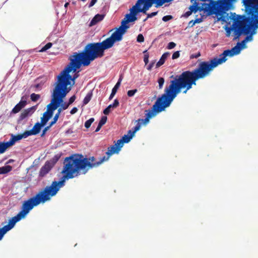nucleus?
Wrapping results in <instances>:
<instances>
[{
  "label": "nucleus",
  "mask_w": 258,
  "mask_h": 258,
  "mask_svg": "<svg viewBox=\"0 0 258 258\" xmlns=\"http://www.w3.org/2000/svg\"><path fill=\"white\" fill-rule=\"evenodd\" d=\"M201 55L200 52H198V53L196 54H192L190 55V58H198Z\"/></svg>",
  "instance_id": "50"
},
{
  "label": "nucleus",
  "mask_w": 258,
  "mask_h": 258,
  "mask_svg": "<svg viewBox=\"0 0 258 258\" xmlns=\"http://www.w3.org/2000/svg\"><path fill=\"white\" fill-rule=\"evenodd\" d=\"M173 17L171 15H167L165 16L162 18V20L164 22H167L171 19H172Z\"/></svg>",
  "instance_id": "39"
},
{
  "label": "nucleus",
  "mask_w": 258,
  "mask_h": 258,
  "mask_svg": "<svg viewBox=\"0 0 258 258\" xmlns=\"http://www.w3.org/2000/svg\"><path fill=\"white\" fill-rule=\"evenodd\" d=\"M242 19L241 15H238L237 18L233 20V23L231 26L225 28L226 35L229 37L231 31H233L234 39H237L242 34V33H247L245 31L244 23L242 22Z\"/></svg>",
  "instance_id": "11"
},
{
  "label": "nucleus",
  "mask_w": 258,
  "mask_h": 258,
  "mask_svg": "<svg viewBox=\"0 0 258 258\" xmlns=\"http://www.w3.org/2000/svg\"><path fill=\"white\" fill-rule=\"evenodd\" d=\"M23 139L22 134L17 135L16 136H12L10 140L6 142H2V145L4 147L5 151H6L9 147L14 145L16 142L19 141Z\"/></svg>",
  "instance_id": "14"
},
{
  "label": "nucleus",
  "mask_w": 258,
  "mask_h": 258,
  "mask_svg": "<svg viewBox=\"0 0 258 258\" xmlns=\"http://www.w3.org/2000/svg\"><path fill=\"white\" fill-rule=\"evenodd\" d=\"M60 156L56 155L54 156V157L52 159V161L53 162V164L55 163L59 159Z\"/></svg>",
  "instance_id": "47"
},
{
  "label": "nucleus",
  "mask_w": 258,
  "mask_h": 258,
  "mask_svg": "<svg viewBox=\"0 0 258 258\" xmlns=\"http://www.w3.org/2000/svg\"><path fill=\"white\" fill-rule=\"evenodd\" d=\"M116 42H119L112 33L110 37L101 42H94L87 44L83 51L80 53H74L75 58L72 64L76 68L89 66L91 62L97 58H100L104 55V51L112 47Z\"/></svg>",
  "instance_id": "3"
},
{
  "label": "nucleus",
  "mask_w": 258,
  "mask_h": 258,
  "mask_svg": "<svg viewBox=\"0 0 258 258\" xmlns=\"http://www.w3.org/2000/svg\"><path fill=\"white\" fill-rule=\"evenodd\" d=\"M82 1H85L86 0H82Z\"/></svg>",
  "instance_id": "56"
},
{
  "label": "nucleus",
  "mask_w": 258,
  "mask_h": 258,
  "mask_svg": "<svg viewBox=\"0 0 258 258\" xmlns=\"http://www.w3.org/2000/svg\"><path fill=\"white\" fill-rule=\"evenodd\" d=\"M76 96L75 95H73L69 99V102H68V104L69 105L72 104L75 100L76 99Z\"/></svg>",
  "instance_id": "46"
},
{
  "label": "nucleus",
  "mask_w": 258,
  "mask_h": 258,
  "mask_svg": "<svg viewBox=\"0 0 258 258\" xmlns=\"http://www.w3.org/2000/svg\"><path fill=\"white\" fill-rule=\"evenodd\" d=\"M119 105V101L117 99H115L114 102L112 104L108 105L104 110L103 113L104 114H108L110 112V109L112 108H116Z\"/></svg>",
  "instance_id": "21"
},
{
  "label": "nucleus",
  "mask_w": 258,
  "mask_h": 258,
  "mask_svg": "<svg viewBox=\"0 0 258 258\" xmlns=\"http://www.w3.org/2000/svg\"><path fill=\"white\" fill-rule=\"evenodd\" d=\"M35 110V106H32L30 108L24 110L21 113L19 118L20 120H23L29 115L33 114Z\"/></svg>",
  "instance_id": "19"
},
{
  "label": "nucleus",
  "mask_w": 258,
  "mask_h": 258,
  "mask_svg": "<svg viewBox=\"0 0 258 258\" xmlns=\"http://www.w3.org/2000/svg\"><path fill=\"white\" fill-rule=\"evenodd\" d=\"M26 99L27 97L25 96L22 97L21 101L13 108L11 113L14 114L17 113L24 108L27 104Z\"/></svg>",
  "instance_id": "16"
},
{
  "label": "nucleus",
  "mask_w": 258,
  "mask_h": 258,
  "mask_svg": "<svg viewBox=\"0 0 258 258\" xmlns=\"http://www.w3.org/2000/svg\"><path fill=\"white\" fill-rule=\"evenodd\" d=\"M172 101L164 93L163 94L157 99L151 109L145 111V118L139 119L137 120L138 122L137 125H139L140 128L141 124L146 125L149 123L150 119L154 117L157 113L165 110V108L169 107Z\"/></svg>",
  "instance_id": "8"
},
{
  "label": "nucleus",
  "mask_w": 258,
  "mask_h": 258,
  "mask_svg": "<svg viewBox=\"0 0 258 258\" xmlns=\"http://www.w3.org/2000/svg\"><path fill=\"white\" fill-rule=\"evenodd\" d=\"M256 33V30L254 29H250L248 33H242V34L244 35H246L247 36L244 38V40L247 42L248 41H251L252 39V36Z\"/></svg>",
  "instance_id": "22"
},
{
  "label": "nucleus",
  "mask_w": 258,
  "mask_h": 258,
  "mask_svg": "<svg viewBox=\"0 0 258 258\" xmlns=\"http://www.w3.org/2000/svg\"><path fill=\"white\" fill-rule=\"evenodd\" d=\"M16 223L11 218L9 220L8 224L2 228H0V240L4 235L9 230L12 229L15 225Z\"/></svg>",
  "instance_id": "15"
},
{
  "label": "nucleus",
  "mask_w": 258,
  "mask_h": 258,
  "mask_svg": "<svg viewBox=\"0 0 258 258\" xmlns=\"http://www.w3.org/2000/svg\"><path fill=\"white\" fill-rule=\"evenodd\" d=\"M39 87V84H37V85H35V87L37 88H38Z\"/></svg>",
  "instance_id": "54"
},
{
  "label": "nucleus",
  "mask_w": 258,
  "mask_h": 258,
  "mask_svg": "<svg viewBox=\"0 0 258 258\" xmlns=\"http://www.w3.org/2000/svg\"><path fill=\"white\" fill-rule=\"evenodd\" d=\"M198 80L199 79L194 70L184 71L170 81V85L164 90V94L172 102L182 89H185L183 93L186 94L193 85H196V81Z\"/></svg>",
  "instance_id": "4"
},
{
  "label": "nucleus",
  "mask_w": 258,
  "mask_h": 258,
  "mask_svg": "<svg viewBox=\"0 0 258 258\" xmlns=\"http://www.w3.org/2000/svg\"><path fill=\"white\" fill-rule=\"evenodd\" d=\"M170 53L169 52H165L161 56L159 60L157 62L156 67L157 68L160 67L163 64L165 61V60L169 56Z\"/></svg>",
  "instance_id": "24"
},
{
  "label": "nucleus",
  "mask_w": 258,
  "mask_h": 258,
  "mask_svg": "<svg viewBox=\"0 0 258 258\" xmlns=\"http://www.w3.org/2000/svg\"><path fill=\"white\" fill-rule=\"evenodd\" d=\"M241 18L246 33H248L250 28L258 29V0L248 1L245 9V14L241 15Z\"/></svg>",
  "instance_id": "7"
},
{
  "label": "nucleus",
  "mask_w": 258,
  "mask_h": 258,
  "mask_svg": "<svg viewBox=\"0 0 258 258\" xmlns=\"http://www.w3.org/2000/svg\"><path fill=\"white\" fill-rule=\"evenodd\" d=\"M105 17L103 14H97L92 19L90 23V26H92L96 25L99 22L102 21Z\"/></svg>",
  "instance_id": "20"
},
{
  "label": "nucleus",
  "mask_w": 258,
  "mask_h": 258,
  "mask_svg": "<svg viewBox=\"0 0 258 258\" xmlns=\"http://www.w3.org/2000/svg\"><path fill=\"white\" fill-rule=\"evenodd\" d=\"M40 98V95L35 93H32L30 95L31 100L33 102L37 101Z\"/></svg>",
  "instance_id": "30"
},
{
  "label": "nucleus",
  "mask_w": 258,
  "mask_h": 258,
  "mask_svg": "<svg viewBox=\"0 0 258 258\" xmlns=\"http://www.w3.org/2000/svg\"><path fill=\"white\" fill-rule=\"evenodd\" d=\"M52 45V43L48 42L40 50L39 52H44L49 49Z\"/></svg>",
  "instance_id": "31"
},
{
  "label": "nucleus",
  "mask_w": 258,
  "mask_h": 258,
  "mask_svg": "<svg viewBox=\"0 0 258 258\" xmlns=\"http://www.w3.org/2000/svg\"><path fill=\"white\" fill-rule=\"evenodd\" d=\"M92 96V92L88 93L86 95V96H85V97L84 98V99L83 100V105H86L87 104H88L89 102V101L91 100Z\"/></svg>",
  "instance_id": "28"
},
{
  "label": "nucleus",
  "mask_w": 258,
  "mask_h": 258,
  "mask_svg": "<svg viewBox=\"0 0 258 258\" xmlns=\"http://www.w3.org/2000/svg\"><path fill=\"white\" fill-rule=\"evenodd\" d=\"M5 152V149L2 145V142H0V154H3Z\"/></svg>",
  "instance_id": "48"
},
{
  "label": "nucleus",
  "mask_w": 258,
  "mask_h": 258,
  "mask_svg": "<svg viewBox=\"0 0 258 258\" xmlns=\"http://www.w3.org/2000/svg\"><path fill=\"white\" fill-rule=\"evenodd\" d=\"M165 80L162 77H160L158 80V89H161L163 88L164 83Z\"/></svg>",
  "instance_id": "33"
},
{
  "label": "nucleus",
  "mask_w": 258,
  "mask_h": 258,
  "mask_svg": "<svg viewBox=\"0 0 258 258\" xmlns=\"http://www.w3.org/2000/svg\"><path fill=\"white\" fill-rule=\"evenodd\" d=\"M190 2L192 5L189 7V10L183 15L184 17L187 18L191 15L192 13H196L198 11L208 12L211 8L210 4L200 3L195 0H190Z\"/></svg>",
  "instance_id": "13"
},
{
  "label": "nucleus",
  "mask_w": 258,
  "mask_h": 258,
  "mask_svg": "<svg viewBox=\"0 0 258 258\" xmlns=\"http://www.w3.org/2000/svg\"><path fill=\"white\" fill-rule=\"evenodd\" d=\"M121 81V79L120 78L118 79L117 83L115 84V85L114 86V87L112 89L111 94L110 95V96L109 97V100H111L113 98L114 95H115L118 88L119 87V86L120 85Z\"/></svg>",
  "instance_id": "23"
},
{
  "label": "nucleus",
  "mask_w": 258,
  "mask_h": 258,
  "mask_svg": "<svg viewBox=\"0 0 258 258\" xmlns=\"http://www.w3.org/2000/svg\"><path fill=\"white\" fill-rule=\"evenodd\" d=\"M137 41L139 43H142L144 41V37L142 34H140L138 35L137 38Z\"/></svg>",
  "instance_id": "37"
},
{
  "label": "nucleus",
  "mask_w": 258,
  "mask_h": 258,
  "mask_svg": "<svg viewBox=\"0 0 258 258\" xmlns=\"http://www.w3.org/2000/svg\"><path fill=\"white\" fill-rule=\"evenodd\" d=\"M68 5H69V3L67 2L64 4V7L66 8L68 7Z\"/></svg>",
  "instance_id": "53"
},
{
  "label": "nucleus",
  "mask_w": 258,
  "mask_h": 258,
  "mask_svg": "<svg viewBox=\"0 0 258 258\" xmlns=\"http://www.w3.org/2000/svg\"><path fill=\"white\" fill-rule=\"evenodd\" d=\"M132 14L130 12V14L125 15V18L121 21V25L118 28H115L109 31V32H110L114 30L112 34L119 41L122 40L123 35L126 32L127 29L129 28L130 26L127 24L129 22H132V21L130 20L132 19Z\"/></svg>",
  "instance_id": "12"
},
{
  "label": "nucleus",
  "mask_w": 258,
  "mask_h": 258,
  "mask_svg": "<svg viewBox=\"0 0 258 258\" xmlns=\"http://www.w3.org/2000/svg\"><path fill=\"white\" fill-rule=\"evenodd\" d=\"M139 130L140 125H136L132 130L128 131L127 134L124 135L121 139L117 140L114 145L108 147L106 152V156L100 157L98 161H95L94 157L87 158L81 154H75L66 157L62 170V172L66 174L64 177L73 178L80 175L81 171L85 174L89 169L97 167L103 162L107 161L112 155L118 153L123 144L128 143Z\"/></svg>",
  "instance_id": "1"
},
{
  "label": "nucleus",
  "mask_w": 258,
  "mask_h": 258,
  "mask_svg": "<svg viewBox=\"0 0 258 258\" xmlns=\"http://www.w3.org/2000/svg\"><path fill=\"white\" fill-rule=\"evenodd\" d=\"M63 98L64 97L62 98V99H61L62 101L60 103L59 106H60V108H62L63 110H65L68 108V107L70 105L67 102H63Z\"/></svg>",
  "instance_id": "34"
},
{
  "label": "nucleus",
  "mask_w": 258,
  "mask_h": 258,
  "mask_svg": "<svg viewBox=\"0 0 258 258\" xmlns=\"http://www.w3.org/2000/svg\"><path fill=\"white\" fill-rule=\"evenodd\" d=\"M179 56H180L179 51H176L173 53L172 56V58L173 59H175L178 58L179 57Z\"/></svg>",
  "instance_id": "40"
},
{
  "label": "nucleus",
  "mask_w": 258,
  "mask_h": 258,
  "mask_svg": "<svg viewBox=\"0 0 258 258\" xmlns=\"http://www.w3.org/2000/svg\"><path fill=\"white\" fill-rule=\"evenodd\" d=\"M157 13H158V12H152V13H150V14H147V18H152L153 17H154L156 15H157Z\"/></svg>",
  "instance_id": "44"
},
{
  "label": "nucleus",
  "mask_w": 258,
  "mask_h": 258,
  "mask_svg": "<svg viewBox=\"0 0 258 258\" xmlns=\"http://www.w3.org/2000/svg\"><path fill=\"white\" fill-rule=\"evenodd\" d=\"M235 48L232 50H224L222 53L219 55V57H214L209 60L201 62L198 67L194 70L199 79H203L209 75L210 72L219 64H221L227 60V55H231L234 53L231 51L236 50Z\"/></svg>",
  "instance_id": "6"
},
{
  "label": "nucleus",
  "mask_w": 258,
  "mask_h": 258,
  "mask_svg": "<svg viewBox=\"0 0 258 258\" xmlns=\"http://www.w3.org/2000/svg\"><path fill=\"white\" fill-rule=\"evenodd\" d=\"M42 126H43V125L40 123L38 122H36L30 131L33 135H36L40 132Z\"/></svg>",
  "instance_id": "25"
},
{
  "label": "nucleus",
  "mask_w": 258,
  "mask_h": 258,
  "mask_svg": "<svg viewBox=\"0 0 258 258\" xmlns=\"http://www.w3.org/2000/svg\"><path fill=\"white\" fill-rule=\"evenodd\" d=\"M97 0H91V2L89 4V7H91L93 6L97 2Z\"/></svg>",
  "instance_id": "51"
},
{
  "label": "nucleus",
  "mask_w": 258,
  "mask_h": 258,
  "mask_svg": "<svg viewBox=\"0 0 258 258\" xmlns=\"http://www.w3.org/2000/svg\"><path fill=\"white\" fill-rule=\"evenodd\" d=\"M246 42L244 40H243L241 42H238L237 44V45L231 48V49H227V50H232L233 49L236 48H237L236 50H233V51H231V53H234L233 55H227V56H233L235 55H237L239 54L241 51V50L242 48H244L245 47V44Z\"/></svg>",
  "instance_id": "17"
},
{
  "label": "nucleus",
  "mask_w": 258,
  "mask_h": 258,
  "mask_svg": "<svg viewBox=\"0 0 258 258\" xmlns=\"http://www.w3.org/2000/svg\"><path fill=\"white\" fill-rule=\"evenodd\" d=\"M94 118L92 117L90 118L89 119L87 120L85 122V127L87 128H88L90 127L91 124L94 122Z\"/></svg>",
  "instance_id": "32"
},
{
  "label": "nucleus",
  "mask_w": 258,
  "mask_h": 258,
  "mask_svg": "<svg viewBox=\"0 0 258 258\" xmlns=\"http://www.w3.org/2000/svg\"><path fill=\"white\" fill-rule=\"evenodd\" d=\"M176 46V44L173 42H170L168 44L167 48L169 49L173 48Z\"/></svg>",
  "instance_id": "41"
},
{
  "label": "nucleus",
  "mask_w": 258,
  "mask_h": 258,
  "mask_svg": "<svg viewBox=\"0 0 258 258\" xmlns=\"http://www.w3.org/2000/svg\"><path fill=\"white\" fill-rule=\"evenodd\" d=\"M63 109L60 107L57 109V112L55 114H57V116H59V115Z\"/></svg>",
  "instance_id": "52"
},
{
  "label": "nucleus",
  "mask_w": 258,
  "mask_h": 258,
  "mask_svg": "<svg viewBox=\"0 0 258 258\" xmlns=\"http://www.w3.org/2000/svg\"><path fill=\"white\" fill-rule=\"evenodd\" d=\"M75 58L74 55L70 56V63L64 69V70L59 74L57 77V80L55 84L54 88L53 89V92H57L58 96L60 97H65L68 93L70 91L67 86L71 84V81H73V84L75 83V80L79 76V72L75 73L73 77H72L69 73L73 71L76 72L77 70L80 67L76 68L75 64H72V60Z\"/></svg>",
  "instance_id": "5"
},
{
  "label": "nucleus",
  "mask_w": 258,
  "mask_h": 258,
  "mask_svg": "<svg viewBox=\"0 0 258 258\" xmlns=\"http://www.w3.org/2000/svg\"><path fill=\"white\" fill-rule=\"evenodd\" d=\"M171 2V0H138L135 5L131 9L130 12L132 14V17L130 21L134 22L137 20L136 15L139 13H143L147 14V11L154 4L156 8L162 6L165 3Z\"/></svg>",
  "instance_id": "9"
},
{
  "label": "nucleus",
  "mask_w": 258,
  "mask_h": 258,
  "mask_svg": "<svg viewBox=\"0 0 258 258\" xmlns=\"http://www.w3.org/2000/svg\"><path fill=\"white\" fill-rule=\"evenodd\" d=\"M155 63V61H152L149 64V66L147 67V69L149 71H151L152 70L153 67H154V65Z\"/></svg>",
  "instance_id": "45"
},
{
  "label": "nucleus",
  "mask_w": 258,
  "mask_h": 258,
  "mask_svg": "<svg viewBox=\"0 0 258 258\" xmlns=\"http://www.w3.org/2000/svg\"><path fill=\"white\" fill-rule=\"evenodd\" d=\"M12 167L10 165H6L0 167V174H4L10 172Z\"/></svg>",
  "instance_id": "27"
},
{
  "label": "nucleus",
  "mask_w": 258,
  "mask_h": 258,
  "mask_svg": "<svg viewBox=\"0 0 258 258\" xmlns=\"http://www.w3.org/2000/svg\"><path fill=\"white\" fill-rule=\"evenodd\" d=\"M148 19V18H147V17L146 19H144V21H144V22L146 21L147 20V19Z\"/></svg>",
  "instance_id": "55"
},
{
  "label": "nucleus",
  "mask_w": 258,
  "mask_h": 258,
  "mask_svg": "<svg viewBox=\"0 0 258 258\" xmlns=\"http://www.w3.org/2000/svg\"><path fill=\"white\" fill-rule=\"evenodd\" d=\"M63 173V172H62ZM59 181H53L50 185H47L40 189L34 197L25 201L22 206L21 210L18 214L11 219L16 223L29 213L34 207L37 206L40 204H44L49 201L51 198L54 197L59 190L60 188L64 185L66 173Z\"/></svg>",
  "instance_id": "2"
},
{
  "label": "nucleus",
  "mask_w": 258,
  "mask_h": 258,
  "mask_svg": "<svg viewBox=\"0 0 258 258\" xmlns=\"http://www.w3.org/2000/svg\"><path fill=\"white\" fill-rule=\"evenodd\" d=\"M78 109L77 107H75L72 109L70 111V113L72 114H74L78 111Z\"/></svg>",
  "instance_id": "49"
},
{
  "label": "nucleus",
  "mask_w": 258,
  "mask_h": 258,
  "mask_svg": "<svg viewBox=\"0 0 258 258\" xmlns=\"http://www.w3.org/2000/svg\"><path fill=\"white\" fill-rule=\"evenodd\" d=\"M58 118H59V116H57V114H55V115H54V117L53 118V120L50 123L49 125L51 126L53 124H54L56 122V121H57Z\"/></svg>",
  "instance_id": "38"
},
{
  "label": "nucleus",
  "mask_w": 258,
  "mask_h": 258,
  "mask_svg": "<svg viewBox=\"0 0 258 258\" xmlns=\"http://www.w3.org/2000/svg\"><path fill=\"white\" fill-rule=\"evenodd\" d=\"M149 54L147 53V54H145L144 55V61L145 63V64H147L148 62H149Z\"/></svg>",
  "instance_id": "43"
},
{
  "label": "nucleus",
  "mask_w": 258,
  "mask_h": 258,
  "mask_svg": "<svg viewBox=\"0 0 258 258\" xmlns=\"http://www.w3.org/2000/svg\"><path fill=\"white\" fill-rule=\"evenodd\" d=\"M50 127H51V126H50L49 125L48 126H46L43 129L42 133L41 135V137L44 136L45 135V134H46V132L50 128Z\"/></svg>",
  "instance_id": "42"
},
{
  "label": "nucleus",
  "mask_w": 258,
  "mask_h": 258,
  "mask_svg": "<svg viewBox=\"0 0 258 258\" xmlns=\"http://www.w3.org/2000/svg\"><path fill=\"white\" fill-rule=\"evenodd\" d=\"M51 102L47 106V111H45L41 118V124L44 126L53 115V111L60 105L62 98L58 96L57 92L52 93Z\"/></svg>",
  "instance_id": "10"
},
{
  "label": "nucleus",
  "mask_w": 258,
  "mask_h": 258,
  "mask_svg": "<svg viewBox=\"0 0 258 258\" xmlns=\"http://www.w3.org/2000/svg\"><path fill=\"white\" fill-rule=\"evenodd\" d=\"M52 167V165H51V163L49 162H46L45 164L41 168L40 170L39 176L41 177L44 176L49 172Z\"/></svg>",
  "instance_id": "18"
},
{
  "label": "nucleus",
  "mask_w": 258,
  "mask_h": 258,
  "mask_svg": "<svg viewBox=\"0 0 258 258\" xmlns=\"http://www.w3.org/2000/svg\"><path fill=\"white\" fill-rule=\"evenodd\" d=\"M22 137H23V138H26L27 137L30 136H31V135H33L32 133L31 132L30 130L29 131H26L25 132H24L23 134H22Z\"/></svg>",
  "instance_id": "35"
},
{
  "label": "nucleus",
  "mask_w": 258,
  "mask_h": 258,
  "mask_svg": "<svg viewBox=\"0 0 258 258\" xmlns=\"http://www.w3.org/2000/svg\"><path fill=\"white\" fill-rule=\"evenodd\" d=\"M107 119V118L106 116H103L101 117V119L100 120V121L99 122L98 126H97L96 129L95 130V132H98L100 131L101 127L104 124H105V123L106 122Z\"/></svg>",
  "instance_id": "26"
},
{
  "label": "nucleus",
  "mask_w": 258,
  "mask_h": 258,
  "mask_svg": "<svg viewBox=\"0 0 258 258\" xmlns=\"http://www.w3.org/2000/svg\"><path fill=\"white\" fill-rule=\"evenodd\" d=\"M202 18H197L195 19V20H191L189 22L188 26L190 27H193L197 23H200L202 21Z\"/></svg>",
  "instance_id": "29"
},
{
  "label": "nucleus",
  "mask_w": 258,
  "mask_h": 258,
  "mask_svg": "<svg viewBox=\"0 0 258 258\" xmlns=\"http://www.w3.org/2000/svg\"><path fill=\"white\" fill-rule=\"evenodd\" d=\"M138 90L137 89H134V90H128L127 92V96L128 97H132L137 92Z\"/></svg>",
  "instance_id": "36"
}]
</instances>
